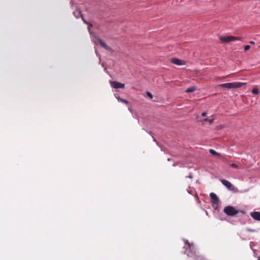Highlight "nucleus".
I'll return each instance as SVG.
<instances>
[{
	"label": "nucleus",
	"mask_w": 260,
	"mask_h": 260,
	"mask_svg": "<svg viewBox=\"0 0 260 260\" xmlns=\"http://www.w3.org/2000/svg\"><path fill=\"white\" fill-rule=\"evenodd\" d=\"M223 212L228 216H234L239 213L234 207L228 206L224 207Z\"/></svg>",
	"instance_id": "obj_1"
},
{
	"label": "nucleus",
	"mask_w": 260,
	"mask_h": 260,
	"mask_svg": "<svg viewBox=\"0 0 260 260\" xmlns=\"http://www.w3.org/2000/svg\"><path fill=\"white\" fill-rule=\"evenodd\" d=\"M220 40L223 43H229L231 41H234L236 40L240 41L241 38L238 37H234L231 36H219V37Z\"/></svg>",
	"instance_id": "obj_2"
},
{
	"label": "nucleus",
	"mask_w": 260,
	"mask_h": 260,
	"mask_svg": "<svg viewBox=\"0 0 260 260\" xmlns=\"http://www.w3.org/2000/svg\"><path fill=\"white\" fill-rule=\"evenodd\" d=\"M110 85L112 87L115 89L122 88L123 89L125 87V85L123 83L117 81H110Z\"/></svg>",
	"instance_id": "obj_3"
},
{
	"label": "nucleus",
	"mask_w": 260,
	"mask_h": 260,
	"mask_svg": "<svg viewBox=\"0 0 260 260\" xmlns=\"http://www.w3.org/2000/svg\"><path fill=\"white\" fill-rule=\"evenodd\" d=\"M94 38L95 39H96V40H98V41L100 43V45L102 47L104 48L105 49H106V50H107L108 51H111L112 50V48L110 47H109L108 45H107V44L104 42H103L101 39L98 38L96 36H95Z\"/></svg>",
	"instance_id": "obj_4"
},
{
	"label": "nucleus",
	"mask_w": 260,
	"mask_h": 260,
	"mask_svg": "<svg viewBox=\"0 0 260 260\" xmlns=\"http://www.w3.org/2000/svg\"><path fill=\"white\" fill-rule=\"evenodd\" d=\"M171 62L175 64L178 65V66H181V65H184L185 64V61H184L183 60L179 59L177 58H172Z\"/></svg>",
	"instance_id": "obj_5"
},
{
	"label": "nucleus",
	"mask_w": 260,
	"mask_h": 260,
	"mask_svg": "<svg viewBox=\"0 0 260 260\" xmlns=\"http://www.w3.org/2000/svg\"><path fill=\"white\" fill-rule=\"evenodd\" d=\"M250 216L255 220L260 221V212H252L250 213Z\"/></svg>",
	"instance_id": "obj_6"
},
{
	"label": "nucleus",
	"mask_w": 260,
	"mask_h": 260,
	"mask_svg": "<svg viewBox=\"0 0 260 260\" xmlns=\"http://www.w3.org/2000/svg\"><path fill=\"white\" fill-rule=\"evenodd\" d=\"M221 182L222 184L224 185L229 190L232 189V187L233 186V185L232 183L229 182V181L225 180V179H222L221 180Z\"/></svg>",
	"instance_id": "obj_7"
},
{
	"label": "nucleus",
	"mask_w": 260,
	"mask_h": 260,
	"mask_svg": "<svg viewBox=\"0 0 260 260\" xmlns=\"http://www.w3.org/2000/svg\"><path fill=\"white\" fill-rule=\"evenodd\" d=\"M210 197L211 198V199L212 200H213L214 204H218V203L219 202V200L218 198L217 197V195L215 193H214V192L210 193Z\"/></svg>",
	"instance_id": "obj_8"
},
{
	"label": "nucleus",
	"mask_w": 260,
	"mask_h": 260,
	"mask_svg": "<svg viewBox=\"0 0 260 260\" xmlns=\"http://www.w3.org/2000/svg\"><path fill=\"white\" fill-rule=\"evenodd\" d=\"M220 87H221L225 89H233V84L232 83H223L221 84H219L218 85Z\"/></svg>",
	"instance_id": "obj_9"
},
{
	"label": "nucleus",
	"mask_w": 260,
	"mask_h": 260,
	"mask_svg": "<svg viewBox=\"0 0 260 260\" xmlns=\"http://www.w3.org/2000/svg\"><path fill=\"white\" fill-rule=\"evenodd\" d=\"M73 14L75 16V17L77 19L82 16L81 12L80 10L79 9H77L76 11L73 12Z\"/></svg>",
	"instance_id": "obj_10"
},
{
	"label": "nucleus",
	"mask_w": 260,
	"mask_h": 260,
	"mask_svg": "<svg viewBox=\"0 0 260 260\" xmlns=\"http://www.w3.org/2000/svg\"><path fill=\"white\" fill-rule=\"evenodd\" d=\"M233 89L241 87L243 85H244L245 83L242 82H232Z\"/></svg>",
	"instance_id": "obj_11"
},
{
	"label": "nucleus",
	"mask_w": 260,
	"mask_h": 260,
	"mask_svg": "<svg viewBox=\"0 0 260 260\" xmlns=\"http://www.w3.org/2000/svg\"><path fill=\"white\" fill-rule=\"evenodd\" d=\"M92 27V24H89L88 26V31L90 35L92 37H94L95 36H96L94 34V33L91 31V27Z\"/></svg>",
	"instance_id": "obj_12"
},
{
	"label": "nucleus",
	"mask_w": 260,
	"mask_h": 260,
	"mask_svg": "<svg viewBox=\"0 0 260 260\" xmlns=\"http://www.w3.org/2000/svg\"><path fill=\"white\" fill-rule=\"evenodd\" d=\"M195 90H196V87L195 86H191V87L188 88L186 90V92H188V93L192 92H193Z\"/></svg>",
	"instance_id": "obj_13"
},
{
	"label": "nucleus",
	"mask_w": 260,
	"mask_h": 260,
	"mask_svg": "<svg viewBox=\"0 0 260 260\" xmlns=\"http://www.w3.org/2000/svg\"><path fill=\"white\" fill-rule=\"evenodd\" d=\"M116 99L120 102H122V103H124L126 104H128V102L125 100V99H121L120 98L119 96H116Z\"/></svg>",
	"instance_id": "obj_14"
},
{
	"label": "nucleus",
	"mask_w": 260,
	"mask_h": 260,
	"mask_svg": "<svg viewBox=\"0 0 260 260\" xmlns=\"http://www.w3.org/2000/svg\"><path fill=\"white\" fill-rule=\"evenodd\" d=\"M209 152L211 154H212L213 155H219V154L217 152H216V151L215 150H214L213 149H210Z\"/></svg>",
	"instance_id": "obj_15"
},
{
	"label": "nucleus",
	"mask_w": 260,
	"mask_h": 260,
	"mask_svg": "<svg viewBox=\"0 0 260 260\" xmlns=\"http://www.w3.org/2000/svg\"><path fill=\"white\" fill-rule=\"evenodd\" d=\"M252 92L253 94H254L255 95L257 94L258 93V90L256 88H254L252 90Z\"/></svg>",
	"instance_id": "obj_16"
},
{
	"label": "nucleus",
	"mask_w": 260,
	"mask_h": 260,
	"mask_svg": "<svg viewBox=\"0 0 260 260\" xmlns=\"http://www.w3.org/2000/svg\"><path fill=\"white\" fill-rule=\"evenodd\" d=\"M213 120H214L213 119H209L208 118H205L204 119V122H209V123H210V124L212 123L213 122Z\"/></svg>",
	"instance_id": "obj_17"
},
{
	"label": "nucleus",
	"mask_w": 260,
	"mask_h": 260,
	"mask_svg": "<svg viewBox=\"0 0 260 260\" xmlns=\"http://www.w3.org/2000/svg\"><path fill=\"white\" fill-rule=\"evenodd\" d=\"M250 46H249V45H245V46H244V50H245V51H248V50H249V49H250Z\"/></svg>",
	"instance_id": "obj_18"
},
{
	"label": "nucleus",
	"mask_w": 260,
	"mask_h": 260,
	"mask_svg": "<svg viewBox=\"0 0 260 260\" xmlns=\"http://www.w3.org/2000/svg\"><path fill=\"white\" fill-rule=\"evenodd\" d=\"M146 94L148 95V96L149 97L150 99H152L153 98V95H152V94L150 92L147 91L146 92Z\"/></svg>",
	"instance_id": "obj_19"
},
{
	"label": "nucleus",
	"mask_w": 260,
	"mask_h": 260,
	"mask_svg": "<svg viewBox=\"0 0 260 260\" xmlns=\"http://www.w3.org/2000/svg\"><path fill=\"white\" fill-rule=\"evenodd\" d=\"M246 230L249 232H256V230H254V229H249V228H247L246 229Z\"/></svg>",
	"instance_id": "obj_20"
},
{
	"label": "nucleus",
	"mask_w": 260,
	"mask_h": 260,
	"mask_svg": "<svg viewBox=\"0 0 260 260\" xmlns=\"http://www.w3.org/2000/svg\"><path fill=\"white\" fill-rule=\"evenodd\" d=\"M231 166L232 167V168H238V166L235 164H232L231 165Z\"/></svg>",
	"instance_id": "obj_21"
},
{
	"label": "nucleus",
	"mask_w": 260,
	"mask_h": 260,
	"mask_svg": "<svg viewBox=\"0 0 260 260\" xmlns=\"http://www.w3.org/2000/svg\"><path fill=\"white\" fill-rule=\"evenodd\" d=\"M81 18H82V21H83V22H84V23H85V24H88V22L84 19V18L83 17V16H82V17H81Z\"/></svg>",
	"instance_id": "obj_22"
},
{
	"label": "nucleus",
	"mask_w": 260,
	"mask_h": 260,
	"mask_svg": "<svg viewBox=\"0 0 260 260\" xmlns=\"http://www.w3.org/2000/svg\"><path fill=\"white\" fill-rule=\"evenodd\" d=\"M187 177L188 178H190V179H192L193 178V176L191 175V174L190 173L189 175H188Z\"/></svg>",
	"instance_id": "obj_23"
},
{
	"label": "nucleus",
	"mask_w": 260,
	"mask_h": 260,
	"mask_svg": "<svg viewBox=\"0 0 260 260\" xmlns=\"http://www.w3.org/2000/svg\"><path fill=\"white\" fill-rule=\"evenodd\" d=\"M202 115L203 117H206L207 115V113H206V112L203 113Z\"/></svg>",
	"instance_id": "obj_24"
},
{
	"label": "nucleus",
	"mask_w": 260,
	"mask_h": 260,
	"mask_svg": "<svg viewBox=\"0 0 260 260\" xmlns=\"http://www.w3.org/2000/svg\"><path fill=\"white\" fill-rule=\"evenodd\" d=\"M249 43L250 44H252V45H254L255 44V42L254 41H250Z\"/></svg>",
	"instance_id": "obj_25"
},
{
	"label": "nucleus",
	"mask_w": 260,
	"mask_h": 260,
	"mask_svg": "<svg viewBox=\"0 0 260 260\" xmlns=\"http://www.w3.org/2000/svg\"><path fill=\"white\" fill-rule=\"evenodd\" d=\"M70 4L72 6H73L75 5L74 3L72 1L70 2Z\"/></svg>",
	"instance_id": "obj_26"
},
{
	"label": "nucleus",
	"mask_w": 260,
	"mask_h": 260,
	"mask_svg": "<svg viewBox=\"0 0 260 260\" xmlns=\"http://www.w3.org/2000/svg\"><path fill=\"white\" fill-rule=\"evenodd\" d=\"M95 53H96V54L97 56H100V54L98 52V51L96 50H95Z\"/></svg>",
	"instance_id": "obj_27"
},
{
	"label": "nucleus",
	"mask_w": 260,
	"mask_h": 260,
	"mask_svg": "<svg viewBox=\"0 0 260 260\" xmlns=\"http://www.w3.org/2000/svg\"><path fill=\"white\" fill-rule=\"evenodd\" d=\"M171 159H171V158H168V161H171Z\"/></svg>",
	"instance_id": "obj_28"
},
{
	"label": "nucleus",
	"mask_w": 260,
	"mask_h": 260,
	"mask_svg": "<svg viewBox=\"0 0 260 260\" xmlns=\"http://www.w3.org/2000/svg\"><path fill=\"white\" fill-rule=\"evenodd\" d=\"M176 166V164H175V163H174V164H173V166Z\"/></svg>",
	"instance_id": "obj_29"
},
{
	"label": "nucleus",
	"mask_w": 260,
	"mask_h": 260,
	"mask_svg": "<svg viewBox=\"0 0 260 260\" xmlns=\"http://www.w3.org/2000/svg\"><path fill=\"white\" fill-rule=\"evenodd\" d=\"M257 260H260V256L258 257Z\"/></svg>",
	"instance_id": "obj_30"
}]
</instances>
